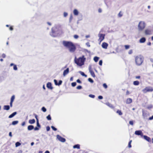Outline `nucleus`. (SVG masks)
<instances>
[{"label":"nucleus","instance_id":"nucleus-2","mask_svg":"<svg viewBox=\"0 0 153 153\" xmlns=\"http://www.w3.org/2000/svg\"><path fill=\"white\" fill-rule=\"evenodd\" d=\"M63 45L66 47L68 49L69 51L71 52H74L76 49L75 45L71 42L63 41Z\"/></svg>","mask_w":153,"mask_h":153},{"label":"nucleus","instance_id":"nucleus-50","mask_svg":"<svg viewBox=\"0 0 153 153\" xmlns=\"http://www.w3.org/2000/svg\"><path fill=\"white\" fill-rule=\"evenodd\" d=\"M125 47L126 49H128L129 48V46L128 45H125Z\"/></svg>","mask_w":153,"mask_h":153},{"label":"nucleus","instance_id":"nucleus-8","mask_svg":"<svg viewBox=\"0 0 153 153\" xmlns=\"http://www.w3.org/2000/svg\"><path fill=\"white\" fill-rule=\"evenodd\" d=\"M56 137L58 140L62 142H65L66 141V140L65 138L61 137L59 135H56Z\"/></svg>","mask_w":153,"mask_h":153},{"label":"nucleus","instance_id":"nucleus-54","mask_svg":"<svg viewBox=\"0 0 153 153\" xmlns=\"http://www.w3.org/2000/svg\"><path fill=\"white\" fill-rule=\"evenodd\" d=\"M86 45L88 47H90V43L89 42H88L86 43Z\"/></svg>","mask_w":153,"mask_h":153},{"label":"nucleus","instance_id":"nucleus-58","mask_svg":"<svg viewBox=\"0 0 153 153\" xmlns=\"http://www.w3.org/2000/svg\"><path fill=\"white\" fill-rule=\"evenodd\" d=\"M98 98L99 99H103V97L102 96H99L98 97Z\"/></svg>","mask_w":153,"mask_h":153},{"label":"nucleus","instance_id":"nucleus-4","mask_svg":"<svg viewBox=\"0 0 153 153\" xmlns=\"http://www.w3.org/2000/svg\"><path fill=\"white\" fill-rule=\"evenodd\" d=\"M144 58L141 55H138L135 57V62L136 64L138 66L141 65L143 62Z\"/></svg>","mask_w":153,"mask_h":153},{"label":"nucleus","instance_id":"nucleus-13","mask_svg":"<svg viewBox=\"0 0 153 153\" xmlns=\"http://www.w3.org/2000/svg\"><path fill=\"white\" fill-rule=\"evenodd\" d=\"M143 137L144 139L145 140H146L149 142H151V140L149 137H148L146 135H143Z\"/></svg>","mask_w":153,"mask_h":153},{"label":"nucleus","instance_id":"nucleus-19","mask_svg":"<svg viewBox=\"0 0 153 153\" xmlns=\"http://www.w3.org/2000/svg\"><path fill=\"white\" fill-rule=\"evenodd\" d=\"M17 114V112H14L12 114L9 116V118H12L16 114Z\"/></svg>","mask_w":153,"mask_h":153},{"label":"nucleus","instance_id":"nucleus-29","mask_svg":"<svg viewBox=\"0 0 153 153\" xmlns=\"http://www.w3.org/2000/svg\"><path fill=\"white\" fill-rule=\"evenodd\" d=\"M91 75L94 77H95V76L94 72L92 71L90 72Z\"/></svg>","mask_w":153,"mask_h":153},{"label":"nucleus","instance_id":"nucleus-42","mask_svg":"<svg viewBox=\"0 0 153 153\" xmlns=\"http://www.w3.org/2000/svg\"><path fill=\"white\" fill-rule=\"evenodd\" d=\"M103 86L105 88H107V85L105 83L103 84Z\"/></svg>","mask_w":153,"mask_h":153},{"label":"nucleus","instance_id":"nucleus-61","mask_svg":"<svg viewBox=\"0 0 153 153\" xmlns=\"http://www.w3.org/2000/svg\"><path fill=\"white\" fill-rule=\"evenodd\" d=\"M153 119V115L149 118V120H152Z\"/></svg>","mask_w":153,"mask_h":153},{"label":"nucleus","instance_id":"nucleus-33","mask_svg":"<svg viewBox=\"0 0 153 153\" xmlns=\"http://www.w3.org/2000/svg\"><path fill=\"white\" fill-rule=\"evenodd\" d=\"M132 142V140H130L128 143V147L129 148H130L131 147V143Z\"/></svg>","mask_w":153,"mask_h":153},{"label":"nucleus","instance_id":"nucleus-31","mask_svg":"<svg viewBox=\"0 0 153 153\" xmlns=\"http://www.w3.org/2000/svg\"><path fill=\"white\" fill-rule=\"evenodd\" d=\"M21 144L19 142H16V144H15L16 147H18L19 146H20L21 145Z\"/></svg>","mask_w":153,"mask_h":153},{"label":"nucleus","instance_id":"nucleus-15","mask_svg":"<svg viewBox=\"0 0 153 153\" xmlns=\"http://www.w3.org/2000/svg\"><path fill=\"white\" fill-rule=\"evenodd\" d=\"M132 102V100L130 98H128L127 99L126 103L127 104H129L131 103Z\"/></svg>","mask_w":153,"mask_h":153},{"label":"nucleus","instance_id":"nucleus-62","mask_svg":"<svg viewBox=\"0 0 153 153\" xmlns=\"http://www.w3.org/2000/svg\"><path fill=\"white\" fill-rule=\"evenodd\" d=\"M25 122H24L22 123L21 125L22 126H24L25 125Z\"/></svg>","mask_w":153,"mask_h":153},{"label":"nucleus","instance_id":"nucleus-38","mask_svg":"<svg viewBox=\"0 0 153 153\" xmlns=\"http://www.w3.org/2000/svg\"><path fill=\"white\" fill-rule=\"evenodd\" d=\"M89 97H90L92 98H94L95 97V95L93 94H89Z\"/></svg>","mask_w":153,"mask_h":153},{"label":"nucleus","instance_id":"nucleus-10","mask_svg":"<svg viewBox=\"0 0 153 153\" xmlns=\"http://www.w3.org/2000/svg\"><path fill=\"white\" fill-rule=\"evenodd\" d=\"M101 46L103 48L106 49L107 48V47L108 46V44L106 42H103L102 43Z\"/></svg>","mask_w":153,"mask_h":153},{"label":"nucleus","instance_id":"nucleus-46","mask_svg":"<svg viewBox=\"0 0 153 153\" xmlns=\"http://www.w3.org/2000/svg\"><path fill=\"white\" fill-rule=\"evenodd\" d=\"M146 113H145L143 111V117L144 118H145V117H146Z\"/></svg>","mask_w":153,"mask_h":153},{"label":"nucleus","instance_id":"nucleus-52","mask_svg":"<svg viewBox=\"0 0 153 153\" xmlns=\"http://www.w3.org/2000/svg\"><path fill=\"white\" fill-rule=\"evenodd\" d=\"M54 82L55 84L56 85H57L58 83L57 82V81L56 79L54 80Z\"/></svg>","mask_w":153,"mask_h":153},{"label":"nucleus","instance_id":"nucleus-18","mask_svg":"<svg viewBox=\"0 0 153 153\" xmlns=\"http://www.w3.org/2000/svg\"><path fill=\"white\" fill-rule=\"evenodd\" d=\"M34 129V126L33 125H29L27 127V129L29 131H30Z\"/></svg>","mask_w":153,"mask_h":153},{"label":"nucleus","instance_id":"nucleus-49","mask_svg":"<svg viewBox=\"0 0 153 153\" xmlns=\"http://www.w3.org/2000/svg\"><path fill=\"white\" fill-rule=\"evenodd\" d=\"M82 88L81 86L79 85L76 87V88L78 89H80Z\"/></svg>","mask_w":153,"mask_h":153},{"label":"nucleus","instance_id":"nucleus-60","mask_svg":"<svg viewBox=\"0 0 153 153\" xmlns=\"http://www.w3.org/2000/svg\"><path fill=\"white\" fill-rule=\"evenodd\" d=\"M76 82H77L79 83H81L82 82L79 79H77L76 80Z\"/></svg>","mask_w":153,"mask_h":153},{"label":"nucleus","instance_id":"nucleus-5","mask_svg":"<svg viewBox=\"0 0 153 153\" xmlns=\"http://www.w3.org/2000/svg\"><path fill=\"white\" fill-rule=\"evenodd\" d=\"M146 26V24L143 21H140L138 25V28L139 31H142Z\"/></svg>","mask_w":153,"mask_h":153},{"label":"nucleus","instance_id":"nucleus-35","mask_svg":"<svg viewBox=\"0 0 153 153\" xmlns=\"http://www.w3.org/2000/svg\"><path fill=\"white\" fill-rule=\"evenodd\" d=\"M37 126L39 128L41 127V126L39 123L38 120H37Z\"/></svg>","mask_w":153,"mask_h":153},{"label":"nucleus","instance_id":"nucleus-25","mask_svg":"<svg viewBox=\"0 0 153 153\" xmlns=\"http://www.w3.org/2000/svg\"><path fill=\"white\" fill-rule=\"evenodd\" d=\"M139 83V82L138 81H135L133 82V84L135 85H138Z\"/></svg>","mask_w":153,"mask_h":153},{"label":"nucleus","instance_id":"nucleus-3","mask_svg":"<svg viewBox=\"0 0 153 153\" xmlns=\"http://www.w3.org/2000/svg\"><path fill=\"white\" fill-rule=\"evenodd\" d=\"M86 59V58L84 55H82L78 58L75 57L74 62L78 66H81L84 65Z\"/></svg>","mask_w":153,"mask_h":153},{"label":"nucleus","instance_id":"nucleus-20","mask_svg":"<svg viewBox=\"0 0 153 153\" xmlns=\"http://www.w3.org/2000/svg\"><path fill=\"white\" fill-rule=\"evenodd\" d=\"M4 110H8L10 109V106L8 105H5L4 106Z\"/></svg>","mask_w":153,"mask_h":153},{"label":"nucleus","instance_id":"nucleus-21","mask_svg":"<svg viewBox=\"0 0 153 153\" xmlns=\"http://www.w3.org/2000/svg\"><path fill=\"white\" fill-rule=\"evenodd\" d=\"M73 148L74 149L76 148L78 149H79L80 148V145L79 144H78L75 145L73 146Z\"/></svg>","mask_w":153,"mask_h":153},{"label":"nucleus","instance_id":"nucleus-37","mask_svg":"<svg viewBox=\"0 0 153 153\" xmlns=\"http://www.w3.org/2000/svg\"><path fill=\"white\" fill-rule=\"evenodd\" d=\"M42 110L44 112H45L46 111V109L44 107H43L42 108Z\"/></svg>","mask_w":153,"mask_h":153},{"label":"nucleus","instance_id":"nucleus-12","mask_svg":"<svg viewBox=\"0 0 153 153\" xmlns=\"http://www.w3.org/2000/svg\"><path fill=\"white\" fill-rule=\"evenodd\" d=\"M47 87L48 89L51 90H52L53 89V87L51 82H48L47 83Z\"/></svg>","mask_w":153,"mask_h":153},{"label":"nucleus","instance_id":"nucleus-48","mask_svg":"<svg viewBox=\"0 0 153 153\" xmlns=\"http://www.w3.org/2000/svg\"><path fill=\"white\" fill-rule=\"evenodd\" d=\"M62 83V81L61 80H60L59 81V83H58L57 85H61Z\"/></svg>","mask_w":153,"mask_h":153},{"label":"nucleus","instance_id":"nucleus-64","mask_svg":"<svg viewBox=\"0 0 153 153\" xmlns=\"http://www.w3.org/2000/svg\"><path fill=\"white\" fill-rule=\"evenodd\" d=\"M2 57L3 58H4L6 57L5 54L4 53H3L2 55Z\"/></svg>","mask_w":153,"mask_h":153},{"label":"nucleus","instance_id":"nucleus-22","mask_svg":"<svg viewBox=\"0 0 153 153\" xmlns=\"http://www.w3.org/2000/svg\"><path fill=\"white\" fill-rule=\"evenodd\" d=\"M35 122V120L34 119L32 120H29V123L30 124H33Z\"/></svg>","mask_w":153,"mask_h":153},{"label":"nucleus","instance_id":"nucleus-34","mask_svg":"<svg viewBox=\"0 0 153 153\" xmlns=\"http://www.w3.org/2000/svg\"><path fill=\"white\" fill-rule=\"evenodd\" d=\"M88 81L91 83H93L94 82L93 80L91 78H89L88 79Z\"/></svg>","mask_w":153,"mask_h":153},{"label":"nucleus","instance_id":"nucleus-57","mask_svg":"<svg viewBox=\"0 0 153 153\" xmlns=\"http://www.w3.org/2000/svg\"><path fill=\"white\" fill-rule=\"evenodd\" d=\"M50 130V127L49 126H47L46 127V130L47 131H48Z\"/></svg>","mask_w":153,"mask_h":153},{"label":"nucleus","instance_id":"nucleus-14","mask_svg":"<svg viewBox=\"0 0 153 153\" xmlns=\"http://www.w3.org/2000/svg\"><path fill=\"white\" fill-rule=\"evenodd\" d=\"M145 33L146 35H150L151 34V31L148 29H146L145 30Z\"/></svg>","mask_w":153,"mask_h":153},{"label":"nucleus","instance_id":"nucleus-30","mask_svg":"<svg viewBox=\"0 0 153 153\" xmlns=\"http://www.w3.org/2000/svg\"><path fill=\"white\" fill-rule=\"evenodd\" d=\"M15 98V96L14 95H13L11 98L10 102H13Z\"/></svg>","mask_w":153,"mask_h":153},{"label":"nucleus","instance_id":"nucleus-24","mask_svg":"<svg viewBox=\"0 0 153 153\" xmlns=\"http://www.w3.org/2000/svg\"><path fill=\"white\" fill-rule=\"evenodd\" d=\"M79 73H80L82 76H84L85 77H87V75L85 74L84 72L81 71H79Z\"/></svg>","mask_w":153,"mask_h":153},{"label":"nucleus","instance_id":"nucleus-41","mask_svg":"<svg viewBox=\"0 0 153 153\" xmlns=\"http://www.w3.org/2000/svg\"><path fill=\"white\" fill-rule=\"evenodd\" d=\"M123 15L122 13H121V12H120L118 14V16L119 17H121Z\"/></svg>","mask_w":153,"mask_h":153},{"label":"nucleus","instance_id":"nucleus-27","mask_svg":"<svg viewBox=\"0 0 153 153\" xmlns=\"http://www.w3.org/2000/svg\"><path fill=\"white\" fill-rule=\"evenodd\" d=\"M119 115H121L123 114V113L121 111L119 110H118L116 112Z\"/></svg>","mask_w":153,"mask_h":153},{"label":"nucleus","instance_id":"nucleus-7","mask_svg":"<svg viewBox=\"0 0 153 153\" xmlns=\"http://www.w3.org/2000/svg\"><path fill=\"white\" fill-rule=\"evenodd\" d=\"M105 36V34L100 33V32L98 34V36L99 37L98 41H100V43H101L104 39Z\"/></svg>","mask_w":153,"mask_h":153},{"label":"nucleus","instance_id":"nucleus-63","mask_svg":"<svg viewBox=\"0 0 153 153\" xmlns=\"http://www.w3.org/2000/svg\"><path fill=\"white\" fill-rule=\"evenodd\" d=\"M9 135L10 137H12V133H11V132H10L9 133Z\"/></svg>","mask_w":153,"mask_h":153},{"label":"nucleus","instance_id":"nucleus-53","mask_svg":"<svg viewBox=\"0 0 153 153\" xmlns=\"http://www.w3.org/2000/svg\"><path fill=\"white\" fill-rule=\"evenodd\" d=\"M89 72L92 71V70L91 69V65H89Z\"/></svg>","mask_w":153,"mask_h":153},{"label":"nucleus","instance_id":"nucleus-59","mask_svg":"<svg viewBox=\"0 0 153 153\" xmlns=\"http://www.w3.org/2000/svg\"><path fill=\"white\" fill-rule=\"evenodd\" d=\"M34 129L35 131L38 130L39 129V128L37 127H35L34 128Z\"/></svg>","mask_w":153,"mask_h":153},{"label":"nucleus","instance_id":"nucleus-11","mask_svg":"<svg viewBox=\"0 0 153 153\" xmlns=\"http://www.w3.org/2000/svg\"><path fill=\"white\" fill-rule=\"evenodd\" d=\"M69 72V69L68 68H67L65 70H64L63 72V76H65Z\"/></svg>","mask_w":153,"mask_h":153},{"label":"nucleus","instance_id":"nucleus-44","mask_svg":"<svg viewBox=\"0 0 153 153\" xmlns=\"http://www.w3.org/2000/svg\"><path fill=\"white\" fill-rule=\"evenodd\" d=\"M13 69L15 70H17V68L16 65H14L13 66Z\"/></svg>","mask_w":153,"mask_h":153},{"label":"nucleus","instance_id":"nucleus-26","mask_svg":"<svg viewBox=\"0 0 153 153\" xmlns=\"http://www.w3.org/2000/svg\"><path fill=\"white\" fill-rule=\"evenodd\" d=\"M19 121H13L11 124V125H15L17 124L18 123Z\"/></svg>","mask_w":153,"mask_h":153},{"label":"nucleus","instance_id":"nucleus-39","mask_svg":"<svg viewBox=\"0 0 153 153\" xmlns=\"http://www.w3.org/2000/svg\"><path fill=\"white\" fill-rule=\"evenodd\" d=\"M76 85V82H73L71 83V85L73 87L75 86Z\"/></svg>","mask_w":153,"mask_h":153},{"label":"nucleus","instance_id":"nucleus-17","mask_svg":"<svg viewBox=\"0 0 153 153\" xmlns=\"http://www.w3.org/2000/svg\"><path fill=\"white\" fill-rule=\"evenodd\" d=\"M79 12L78 10L76 9H75L73 11V13L75 16H77L79 14Z\"/></svg>","mask_w":153,"mask_h":153},{"label":"nucleus","instance_id":"nucleus-43","mask_svg":"<svg viewBox=\"0 0 153 153\" xmlns=\"http://www.w3.org/2000/svg\"><path fill=\"white\" fill-rule=\"evenodd\" d=\"M63 14H64V17H66V16H67L68 15V13L66 12H64V13Z\"/></svg>","mask_w":153,"mask_h":153},{"label":"nucleus","instance_id":"nucleus-9","mask_svg":"<svg viewBox=\"0 0 153 153\" xmlns=\"http://www.w3.org/2000/svg\"><path fill=\"white\" fill-rule=\"evenodd\" d=\"M135 134L136 135H140L142 137L143 136L142 131L140 130L136 131L135 132Z\"/></svg>","mask_w":153,"mask_h":153},{"label":"nucleus","instance_id":"nucleus-23","mask_svg":"<svg viewBox=\"0 0 153 153\" xmlns=\"http://www.w3.org/2000/svg\"><path fill=\"white\" fill-rule=\"evenodd\" d=\"M106 104L107 106H109V107H110V108H114V107L113 106V105L109 102H107V103H106Z\"/></svg>","mask_w":153,"mask_h":153},{"label":"nucleus","instance_id":"nucleus-16","mask_svg":"<svg viewBox=\"0 0 153 153\" xmlns=\"http://www.w3.org/2000/svg\"><path fill=\"white\" fill-rule=\"evenodd\" d=\"M146 40V39L145 37H142L140 39L139 42L140 43H143L145 42Z\"/></svg>","mask_w":153,"mask_h":153},{"label":"nucleus","instance_id":"nucleus-51","mask_svg":"<svg viewBox=\"0 0 153 153\" xmlns=\"http://www.w3.org/2000/svg\"><path fill=\"white\" fill-rule=\"evenodd\" d=\"M74 37L75 39H77L78 38L79 36L77 35H75L74 36Z\"/></svg>","mask_w":153,"mask_h":153},{"label":"nucleus","instance_id":"nucleus-45","mask_svg":"<svg viewBox=\"0 0 153 153\" xmlns=\"http://www.w3.org/2000/svg\"><path fill=\"white\" fill-rule=\"evenodd\" d=\"M129 123L130 125L133 126V121L132 120L130 121L129 122Z\"/></svg>","mask_w":153,"mask_h":153},{"label":"nucleus","instance_id":"nucleus-1","mask_svg":"<svg viewBox=\"0 0 153 153\" xmlns=\"http://www.w3.org/2000/svg\"><path fill=\"white\" fill-rule=\"evenodd\" d=\"M62 31L61 27L58 25H56L52 29L50 35L53 37H56L62 34Z\"/></svg>","mask_w":153,"mask_h":153},{"label":"nucleus","instance_id":"nucleus-36","mask_svg":"<svg viewBox=\"0 0 153 153\" xmlns=\"http://www.w3.org/2000/svg\"><path fill=\"white\" fill-rule=\"evenodd\" d=\"M47 118L48 120H51V117L50 114L47 117Z\"/></svg>","mask_w":153,"mask_h":153},{"label":"nucleus","instance_id":"nucleus-6","mask_svg":"<svg viewBox=\"0 0 153 153\" xmlns=\"http://www.w3.org/2000/svg\"><path fill=\"white\" fill-rule=\"evenodd\" d=\"M153 91V88L149 86L146 87L142 90L143 93H146L148 92H152Z\"/></svg>","mask_w":153,"mask_h":153},{"label":"nucleus","instance_id":"nucleus-55","mask_svg":"<svg viewBox=\"0 0 153 153\" xmlns=\"http://www.w3.org/2000/svg\"><path fill=\"white\" fill-rule=\"evenodd\" d=\"M132 53V50H130L128 52V53L129 54H131V53Z\"/></svg>","mask_w":153,"mask_h":153},{"label":"nucleus","instance_id":"nucleus-28","mask_svg":"<svg viewBox=\"0 0 153 153\" xmlns=\"http://www.w3.org/2000/svg\"><path fill=\"white\" fill-rule=\"evenodd\" d=\"M99 59V57L97 56H95L94 58V60L95 62H97Z\"/></svg>","mask_w":153,"mask_h":153},{"label":"nucleus","instance_id":"nucleus-56","mask_svg":"<svg viewBox=\"0 0 153 153\" xmlns=\"http://www.w3.org/2000/svg\"><path fill=\"white\" fill-rule=\"evenodd\" d=\"M102 60H100L99 62V64L100 65H102Z\"/></svg>","mask_w":153,"mask_h":153},{"label":"nucleus","instance_id":"nucleus-47","mask_svg":"<svg viewBox=\"0 0 153 153\" xmlns=\"http://www.w3.org/2000/svg\"><path fill=\"white\" fill-rule=\"evenodd\" d=\"M51 128L52 129H53V130H54L55 131H56L57 130V129L56 128H55L53 126H51Z\"/></svg>","mask_w":153,"mask_h":153},{"label":"nucleus","instance_id":"nucleus-32","mask_svg":"<svg viewBox=\"0 0 153 153\" xmlns=\"http://www.w3.org/2000/svg\"><path fill=\"white\" fill-rule=\"evenodd\" d=\"M73 16H72V15H70V17L69 18V21L70 22H71L72 19H73Z\"/></svg>","mask_w":153,"mask_h":153},{"label":"nucleus","instance_id":"nucleus-40","mask_svg":"<svg viewBox=\"0 0 153 153\" xmlns=\"http://www.w3.org/2000/svg\"><path fill=\"white\" fill-rule=\"evenodd\" d=\"M152 105H148L147 106V108L148 109H150L152 108Z\"/></svg>","mask_w":153,"mask_h":153}]
</instances>
